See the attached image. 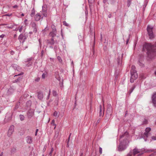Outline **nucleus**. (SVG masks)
I'll return each mask as SVG.
<instances>
[{"mask_svg": "<svg viewBox=\"0 0 156 156\" xmlns=\"http://www.w3.org/2000/svg\"><path fill=\"white\" fill-rule=\"evenodd\" d=\"M146 50L148 57L150 58L154 57L156 55V42L154 44H145L143 45V50Z\"/></svg>", "mask_w": 156, "mask_h": 156, "instance_id": "1", "label": "nucleus"}, {"mask_svg": "<svg viewBox=\"0 0 156 156\" xmlns=\"http://www.w3.org/2000/svg\"><path fill=\"white\" fill-rule=\"evenodd\" d=\"M120 137V139L121 140V142L118 147V150L119 151H122L126 148V145L129 143L128 140V133L126 132L124 134L121 135Z\"/></svg>", "mask_w": 156, "mask_h": 156, "instance_id": "2", "label": "nucleus"}, {"mask_svg": "<svg viewBox=\"0 0 156 156\" xmlns=\"http://www.w3.org/2000/svg\"><path fill=\"white\" fill-rule=\"evenodd\" d=\"M112 112V109L111 105H108L107 110V114L106 115V120H108V119L111 117Z\"/></svg>", "mask_w": 156, "mask_h": 156, "instance_id": "3", "label": "nucleus"}, {"mask_svg": "<svg viewBox=\"0 0 156 156\" xmlns=\"http://www.w3.org/2000/svg\"><path fill=\"white\" fill-rule=\"evenodd\" d=\"M147 31L150 38H153L154 37V35L153 32V27L149 26H148L147 27Z\"/></svg>", "mask_w": 156, "mask_h": 156, "instance_id": "4", "label": "nucleus"}, {"mask_svg": "<svg viewBox=\"0 0 156 156\" xmlns=\"http://www.w3.org/2000/svg\"><path fill=\"white\" fill-rule=\"evenodd\" d=\"M131 77L130 81V82L133 83L134 82V80H136L138 77V74L136 72L131 73Z\"/></svg>", "mask_w": 156, "mask_h": 156, "instance_id": "5", "label": "nucleus"}, {"mask_svg": "<svg viewBox=\"0 0 156 156\" xmlns=\"http://www.w3.org/2000/svg\"><path fill=\"white\" fill-rule=\"evenodd\" d=\"M47 43L51 45H53L55 44V48H57L58 44V42L56 41H55L54 40V38H51V40H47Z\"/></svg>", "mask_w": 156, "mask_h": 156, "instance_id": "6", "label": "nucleus"}, {"mask_svg": "<svg viewBox=\"0 0 156 156\" xmlns=\"http://www.w3.org/2000/svg\"><path fill=\"white\" fill-rule=\"evenodd\" d=\"M14 126L13 125L10 126L8 133V136L10 137L14 131Z\"/></svg>", "mask_w": 156, "mask_h": 156, "instance_id": "7", "label": "nucleus"}, {"mask_svg": "<svg viewBox=\"0 0 156 156\" xmlns=\"http://www.w3.org/2000/svg\"><path fill=\"white\" fill-rule=\"evenodd\" d=\"M34 110L33 109H30L27 112L28 117L29 119H30L34 115Z\"/></svg>", "mask_w": 156, "mask_h": 156, "instance_id": "8", "label": "nucleus"}, {"mask_svg": "<svg viewBox=\"0 0 156 156\" xmlns=\"http://www.w3.org/2000/svg\"><path fill=\"white\" fill-rule=\"evenodd\" d=\"M31 27L33 29V31L34 33H36L37 31V26L36 24L34 22L31 23Z\"/></svg>", "mask_w": 156, "mask_h": 156, "instance_id": "9", "label": "nucleus"}, {"mask_svg": "<svg viewBox=\"0 0 156 156\" xmlns=\"http://www.w3.org/2000/svg\"><path fill=\"white\" fill-rule=\"evenodd\" d=\"M151 98L153 106L156 108V93L153 95Z\"/></svg>", "mask_w": 156, "mask_h": 156, "instance_id": "10", "label": "nucleus"}, {"mask_svg": "<svg viewBox=\"0 0 156 156\" xmlns=\"http://www.w3.org/2000/svg\"><path fill=\"white\" fill-rule=\"evenodd\" d=\"M41 16L39 13H37L34 16V20L37 21H39L41 19Z\"/></svg>", "mask_w": 156, "mask_h": 156, "instance_id": "11", "label": "nucleus"}, {"mask_svg": "<svg viewBox=\"0 0 156 156\" xmlns=\"http://www.w3.org/2000/svg\"><path fill=\"white\" fill-rule=\"evenodd\" d=\"M151 129L150 127L146 128L145 129V132L144 133V135H145L146 138L148 137L149 132L151 131Z\"/></svg>", "mask_w": 156, "mask_h": 156, "instance_id": "12", "label": "nucleus"}, {"mask_svg": "<svg viewBox=\"0 0 156 156\" xmlns=\"http://www.w3.org/2000/svg\"><path fill=\"white\" fill-rule=\"evenodd\" d=\"M104 109L102 111V107L101 105L99 106V115L100 116H103L104 114Z\"/></svg>", "mask_w": 156, "mask_h": 156, "instance_id": "13", "label": "nucleus"}, {"mask_svg": "<svg viewBox=\"0 0 156 156\" xmlns=\"http://www.w3.org/2000/svg\"><path fill=\"white\" fill-rule=\"evenodd\" d=\"M140 151L137 148H135L133 150V154L134 156L136 154L140 153Z\"/></svg>", "mask_w": 156, "mask_h": 156, "instance_id": "14", "label": "nucleus"}, {"mask_svg": "<svg viewBox=\"0 0 156 156\" xmlns=\"http://www.w3.org/2000/svg\"><path fill=\"white\" fill-rule=\"evenodd\" d=\"M56 33L57 31H55V30L54 31H52L50 33L49 35L51 37V38H53L56 35Z\"/></svg>", "mask_w": 156, "mask_h": 156, "instance_id": "15", "label": "nucleus"}, {"mask_svg": "<svg viewBox=\"0 0 156 156\" xmlns=\"http://www.w3.org/2000/svg\"><path fill=\"white\" fill-rule=\"evenodd\" d=\"M37 97L40 100H42L43 97V93L40 92H38V93Z\"/></svg>", "mask_w": 156, "mask_h": 156, "instance_id": "16", "label": "nucleus"}, {"mask_svg": "<svg viewBox=\"0 0 156 156\" xmlns=\"http://www.w3.org/2000/svg\"><path fill=\"white\" fill-rule=\"evenodd\" d=\"M26 141L28 144H31L32 143V138L30 136H28L26 137Z\"/></svg>", "mask_w": 156, "mask_h": 156, "instance_id": "17", "label": "nucleus"}, {"mask_svg": "<svg viewBox=\"0 0 156 156\" xmlns=\"http://www.w3.org/2000/svg\"><path fill=\"white\" fill-rule=\"evenodd\" d=\"M20 102H18L17 103L15 106V107H14V108H13V110L14 111H15V110H17L18 108L20 107Z\"/></svg>", "mask_w": 156, "mask_h": 156, "instance_id": "18", "label": "nucleus"}, {"mask_svg": "<svg viewBox=\"0 0 156 156\" xmlns=\"http://www.w3.org/2000/svg\"><path fill=\"white\" fill-rule=\"evenodd\" d=\"M24 37V36L23 34H21L19 36L18 39L20 40V42H21V41L22 40Z\"/></svg>", "mask_w": 156, "mask_h": 156, "instance_id": "19", "label": "nucleus"}, {"mask_svg": "<svg viewBox=\"0 0 156 156\" xmlns=\"http://www.w3.org/2000/svg\"><path fill=\"white\" fill-rule=\"evenodd\" d=\"M135 86L133 85L131 88V89L129 90V94H130L133 91L135 88Z\"/></svg>", "mask_w": 156, "mask_h": 156, "instance_id": "20", "label": "nucleus"}, {"mask_svg": "<svg viewBox=\"0 0 156 156\" xmlns=\"http://www.w3.org/2000/svg\"><path fill=\"white\" fill-rule=\"evenodd\" d=\"M35 14V10H34V8H33V9L31 10V12L30 14V16L31 17H33V16H34Z\"/></svg>", "mask_w": 156, "mask_h": 156, "instance_id": "21", "label": "nucleus"}, {"mask_svg": "<svg viewBox=\"0 0 156 156\" xmlns=\"http://www.w3.org/2000/svg\"><path fill=\"white\" fill-rule=\"evenodd\" d=\"M135 67L134 66H131V69L130 70L131 73L134 72H136L135 70Z\"/></svg>", "mask_w": 156, "mask_h": 156, "instance_id": "22", "label": "nucleus"}, {"mask_svg": "<svg viewBox=\"0 0 156 156\" xmlns=\"http://www.w3.org/2000/svg\"><path fill=\"white\" fill-rule=\"evenodd\" d=\"M12 66L14 68L15 70H18L17 69V68L18 66L16 64H13L12 65Z\"/></svg>", "mask_w": 156, "mask_h": 156, "instance_id": "23", "label": "nucleus"}, {"mask_svg": "<svg viewBox=\"0 0 156 156\" xmlns=\"http://www.w3.org/2000/svg\"><path fill=\"white\" fill-rule=\"evenodd\" d=\"M47 74V73L46 72H44L42 75V78L44 79Z\"/></svg>", "mask_w": 156, "mask_h": 156, "instance_id": "24", "label": "nucleus"}, {"mask_svg": "<svg viewBox=\"0 0 156 156\" xmlns=\"http://www.w3.org/2000/svg\"><path fill=\"white\" fill-rule=\"evenodd\" d=\"M16 149L15 147H12L11 149V152L12 154H13L16 152Z\"/></svg>", "mask_w": 156, "mask_h": 156, "instance_id": "25", "label": "nucleus"}, {"mask_svg": "<svg viewBox=\"0 0 156 156\" xmlns=\"http://www.w3.org/2000/svg\"><path fill=\"white\" fill-rule=\"evenodd\" d=\"M138 63L140 65V66H141V67H143L144 66V64L143 62H141L140 61H138Z\"/></svg>", "mask_w": 156, "mask_h": 156, "instance_id": "26", "label": "nucleus"}, {"mask_svg": "<svg viewBox=\"0 0 156 156\" xmlns=\"http://www.w3.org/2000/svg\"><path fill=\"white\" fill-rule=\"evenodd\" d=\"M31 101L29 100L26 103V105L27 107L30 106L31 105Z\"/></svg>", "mask_w": 156, "mask_h": 156, "instance_id": "27", "label": "nucleus"}, {"mask_svg": "<svg viewBox=\"0 0 156 156\" xmlns=\"http://www.w3.org/2000/svg\"><path fill=\"white\" fill-rule=\"evenodd\" d=\"M19 116L20 119L21 121H23L24 120L25 117L23 115H20Z\"/></svg>", "mask_w": 156, "mask_h": 156, "instance_id": "28", "label": "nucleus"}, {"mask_svg": "<svg viewBox=\"0 0 156 156\" xmlns=\"http://www.w3.org/2000/svg\"><path fill=\"white\" fill-rule=\"evenodd\" d=\"M47 12V8L46 6H42V12Z\"/></svg>", "mask_w": 156, "mask_h": 156, "instance_id": "29", "label": "nucleus"}, {"mask_svg": "<svg viewBox=\"0 0 156 156\" xmlns=\"http://www.w3.org/2000/svg\"><path fill=\"white\" fill-rule=\"evenodd\" d=\"M53 115L54 116L58 117H59V114L57 111H55L54 112L53 114Z\"/></svg>", "mask_w": 156, "mask_h": 156, "instance_id": "30", "label": "nucleus"}, {"mask_svg": "<svg viewBox=\"0 0 156 156\" xmlns=\"http://www.w3.org/2000/svg\"><path fill=\"white\" fill-rule=\"evenodd\" d=\"M131 0H127V6L129 7L131 4Z\"/></svg>", "mask_w": 156, "mask_h": 156, "instance_id": "31", "label": "nucleus"}, {"mask_svg": "<svg viewBox=\"0 0 156 156\" xmlns=\"http://www.w3.org/2000/svg\"><path fill=\"white\" fill-rule=\"evenodd\" d=\"M42 13L43 15V16L45 17H46L47 16V12H42Z\"/></svg>", "mask_w": 156, "mask_h": 156, "instance_id": "32", "label": "nucleus"}, {"mask_svg": "<svg viewBox=\"0 0 156 156\" xmlns=\"http://www.w3.org/2000/svg\"><path fill=\"white\" fill-rule=\"evenodd\" d=\"M117 62L118 65L121 64V60L120 59L119 57L117 58Z\"/></svg>", "mask_w": 156, "mask_h": 156, "instance_id": "33", "label": "nucleus"}, {"mask_svg": "<svg viewBox=\"0 0 156 156\" xmlns=\"http://www.w3.org/2000/svg\"><path fill=\"white\" fill-rule=\"evenodd\" d=\"M57 59H58V60L59 61V62L62 63V60L61 59V57L60 56H58L57 57Z\"/></svg>", "mask_w": 156, "mask_h": 156, "instance_id": "34", "label": "nucleus"}, {"mask_svg": "<svg viewBox=\"0 0 156 156\" xmlns=\"http://www.w3.org/2000/svg\"><path fill=\"white\" fill-rule=\"evenodd\" d=\"M63 24L64 25H65L66 27H69V25L68 23H67L66 21H63Z\"/></svg>", "mask_w": 156, "mask_h": 156, "instance_id": "35", "label": "nucleus"}, {"mask_svg": "<svg viewBox=\"0 0 156 156\" xmlns=\"http://www.w3.org/2000/svg\"><path fill=\"white\" fill-rule=\"evenodd\" d=\"M21 79V77H19L18 78L14 80L13 82L16 83L17 82L20 81Z\"/></svg>", "mask_w": 156, "mask_h": 156, "instance_id": "36", "label": "nucleus"}, {"mask_svg": "<svg viewBox=\"0 0 156 156\" xmlns=\"http://www.w3.org/2000/svg\"><path fill=\"white\" fill-rule=\"evenodd\" d=\"M52 94L53 96H56L57 95V92L55 90H53L52 91Z\"/></svg>", "mask_w": 156, "mask_h": 156, "instance_id": "37", "label": "nucleus"}, {"mask_svg": "<svg viewBox=\"0 0 156 156\" xmlns=\"http://www.w3.org/2000/svg\"><path fill=\"white\" fill-rule=\"evenodd\" d=\"M55 120L54 119H53L52 121V122H51V124L52 125H53L55 126V127L54 128V129H55V128H56V125L55 124Z\"/></svg>", "mask_w": 156, "mask_h": 156, "instance_id": "38", "label": "nucleus"}, {"mask_svg": "<svg viewBox=\"0 0 156 156\" xmlns=\"http://www.w3.org/2000/svg\"><path fill=\"white\" fill-rule=\"evenodd\" d=\"M51 28L52 29V31H54L55 30V31H57L54 25H51Z\"/></svg>", "mask_w": 156, "mask_h": 156, "instance_id": "39", "label": "nucleus"}, {"mask_svg": "<svg viewBox=\"0 0 156 156\" xmlns=\"http://www.w3.org/2000/svg\"><path fill=\"white\" fill-rule=\"evenodd\" d=\"M54 151V149L53 147H51V150L49 153V154L50 156H52V153Z\"/></svg>", "mask_w": 156, "mask_h": 156, "instance_id": "40", "label": "nucleus"}, {"mask_svg": "<svg viewBox=\"0 0 156 156\" xmlns=\"http://www.w3.org/2000/svg\"><path fill=\"white\" fill-rule=\"evenodd\" d=\"M148 121L146 119H144V120L143 121V124H147Z\"/></svg>", "mask_w": 156, "mask_h": 156, "instance_id": "41", "label": "nucleus"}, {"mask_svg": "<svg viewBox=\"0 0 156 156\" xmlns=\"http://www.w3.org/2000/svg\"><path fill=\"white\" fill-rule=\"evenodd\" d=\"M58 134H59L58 133H55V136L54 137V139L55 140L58 138Z\"/></svg>", "mask_w": 156, "mask_h": 156, "instance_id": "42", "label": "nucleus"}, {"mask_svg": "<svg viewBox=\"0 0 156 156\" xmlns=\"http://www.w3.org/2000/svg\"><path fill=\"white\" fill-rule=\"evenodd\" d=\"M33 59V58H28L27 59V61H26V62H29L31 61Z\"/></svg>", "mask_w": 156, "mask_h": 156, "instance_id": "43", "label": "nucleus"}, {"mask_svg": "<svg viewBox=\"0 0 156 156\" xmlns=\"http://www.w3.org/2000/svg\"><path fill=\"white\" fill-rule=\"evenodd\" d=\"M44 53V51L43 50H42L41 52V57L42 58L43 56V54Z\"/></svg>", "mask_w": 156, "mask_h": 156, "instance_id": "44", "label": "nucleus"}, {"mask_svg": "<svg viewBox=\"0 0 156 156\" xmlns=\"http://www.w3.org/2000/svg\"><path fill=\"white\" fill-rule=\"evenodd\" d=\"M50 93H51V91H50V90H49V93H48V95L47 97V99H48L49 98V97H50Z\"/></svg>", "mask_w": 156, "mask_h": 156, "instance_id": "45", "label": "nucleus"}, {"mask_svg": "<svg viewBox=\"0 0 156 156\" xmlns=\"http://www.w3.org/2000/svg\"><path fill=\"white\" fill-rule=\"evenodd\" d=\"M99 152L100 154L102 153V149L101 147L99 148Z\"/></svg>", "mask_w": 156, "mask_h": 156, "instance_id": "46", "label": "nucleus"}, {"mask_svg": "<svg viewBox=\"0 0 156 156\" xmlns=\"http://www.w3.org/2000/svg\"><path fill=\"white\" fill-rule=\"evenodd\" d=\"M147 3H148L147 0H145V3L144 5V6H145V7L147 6Z\"/></svg>", "mask_w": 156, "mask_h": 156, "instance_id": "47", "label": "nucleus"}, {"mask_svg": "<svg viewBox=\"0 0 156 156\" xmlns=\"http://www.w3.org/2000/svg\"><path fill=\"white\" fill-rule=\"evenodd\" d=\"M23 26H21L20 27V29H19V31L20 32H22V30H23Z\"/></svg>", "mask_w": 156, "mask_h": 156, "instance_id": "48", "label": "nucleus"}, {"mask_svg": "<svg viewBox=\"0 0 156 156\" xmlns=\"http://www.w3.org/2000/svg\"><path fill=\"white\" fill-rule=\"evenodd\" d=\"M14 27V26L13 25H11L10 26H8L7 27L9 28L12 29Z\"/></svg>", "mask_w": 156, "mask_h": 156, "instance_id": "49", "label": "nucleus"}, {"mask_svg": "<svg viewBox=\"0 0 156 156\" xmlns=\"http://www.w3.org/2000/svg\"><path fill=\"white\" fill-rule=\"evenodd\" d=\"M12 13H10V14H7L5 15V16H11L12 15Z\"/></svg>", "mask_w": 156, "mask_h": 156, "instance_id": "50", "label": "nucleus"}, {"mask_svg": "<svg viewBox=\"0 0 156 156\" xmlns=\"http://www.w3.org/2000/svg\"><path fill=\"white\" fill-rule=\"evenodd\" d=\"M40 80V78L39 77H38L35 79V81L36 82H38Z\"/></svg>", "mask_w": 156, "mask_h": 156, "instance_id": "51", "label": "nucleus"}, {"mask_svg": "<svg viewBox=\"0 0 156 156\" xmlns=\"http://www.w3.org/2000/svg\"><path fill=\"white\" fill-rule=\"evenodd\" d=\"M153 151H154V150L151 149L148 150L146 151L147 152H152Z\"/></svg>", "mask_w": 156, "mask_h": 156, "instance_id": "52", "label": "nucleus"}, {"mask_svg": "<svg viewBox=\"0 0 156 156\" xmlns=\"http://www.w3.org/2000/svg\"><path fill=\"white\" fill-rule=\"evenodd\" d=\"M152 139L154 140H156V136H153L152 137Z\"/></svg>", "mask_w": 156, "mask_h": 156, "instance_id": "53", "label": "nucleus"}, {"mask_svg": "<svg viewBox=\"0 0 156 156\" xmlns=\"http://www.w3.org/2000/svg\"><path fill=\"white\" fill-rule=\"evenodd\" d=\"M23 74V73L22 72L20 74H19L18 75H16L14 76H20V75H22Z\"/></svg>", "mask_w": 156, "mask_h": 156, "instance_id": "54", "label": "nucleus"}, {"mask_svg": "<svg viewBox=\"0 0 156 156\" xmlns=\"http://www.w3.org/2000/svg\"><path fill=\"white\" fill-rule=\"evenodd\" d=\"M15 53H14V52L13 51H10V54L12 55H14V54Z\"/></svg>", "mask_w": 156, "mask_h": 156, "instance_id": "55", "label": "nucleus"}, {"mask_svg": "<svg viewBox=\"0 0 156 156\" xmlns=\"http://www.w3.org/2000/svg\"><path fill=\"white\" fill-rule=\"evenodd\" d=\"M27 38L26 37H25L23 40V41L22 42V43L23 44L24 42L25 41V40Z\"/></svg>", "mask_w": 156, "mask_h": 156, "instance_id": "56", "label": "nucleus"}, {"mask_svg": "<svg viewBox=\"0 0 156 156\" xmlns=\"http://www.w3.org/2000/svg\"><path fill=\"white\" fill-rule=\"evenodd\" d=\"M66 147H69V141H67V145H66Z\"/></svg>", "mask_w": 156, "mask_h": 156, "instance_id": "57", "label": "nucleus"}, {"mask_svg": "<svg viewBox=\"0 0 156 156\" xmlns=\"http://www.w3.org/2000/svg\"><path fill=\"white\" fill-rule=\"evenodd\" d=\"M38 131V129H36V132H35V136H37V132Z\"/></svg>", "mask_w": 156, "mask_h": 156, "instance_id": "58", "label": "nucleus"}, {"mask_svg": "<svg viewBox=\"0 0 156 156\" xmlns=\"http://www.w3.org/2000/svg\"><path fill=\"white\" fill-rule=\"evenodd\" d=\"M18 7V6L17 5H14V6H13V8H17Z\"/></svg>", "mask_w": 156, "mask_h": 156, "instance_id": "59", "label": "nucleus"}, {"mask_svg": "<svg viewBox=\"0 0 156 156\" xmlns=\"http://www.w3.org/2000/svg\"><path fill=\"white\" fill-rule=\"evenodd\" d=\"M5 35L4 34H2V35H0V37L1 38H2Z\"/></svg>", "mask_w": 156, "mask_h": 156, "instance_id": "60", "label": "nucleus"}, {"mask_svg": "<svg viewBox=\"0 0 156 156\" xmlns=\"http://www.w3.org/2000/svg\"><path fill=\"white\" fill-rule=\"evenodd\" d=\"M126 156H132L131 153H129L127 154Z\"/></svg>", "mask_w": 156, "mask_h": 156, "instance_id": "61", "label": "nucleus"}, {"mask_svg": "<svg viewBox=\"0 0 156 156\" xmlns=\"http://www.w3.org/2000/svg\"><path fill=\"white\" fill-rule=\"evenodd\" d=\"M12 115L10 117H9V119H8V121H10V120H11V119H12Z\"/></svg>", "mask_w": 156, "mask_h": 156, "instance_id": "62", "label": "nucleus"}, {"mask_svg": "<svg viewBox=\"0 0 156 156\" xmlns=\"http://www.w3.org/2000/svg\"><path fill=\"white\" fill-rule=\"evenodd\" d=\"M83 153L82 152H80V156H83Z\"/></svg>", "mask_w": 156, "mask_h": 156, "instance_id": "63", "label": "nucleus"}, {"mask_svg": "<svg viewBox=\"0 0 156 156\" xmlns=\"http://www.w3.org/2000/svg\"><path fill=\"white\" fill-rule=\"evenodd\" d=\"M100 119H98L97 122V123H99L100 122Z\"/></svg>", "mask_w": 156, "mask_h": 156, "instance_id": "64", "label": "nucleus"}]
</instances>
